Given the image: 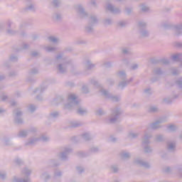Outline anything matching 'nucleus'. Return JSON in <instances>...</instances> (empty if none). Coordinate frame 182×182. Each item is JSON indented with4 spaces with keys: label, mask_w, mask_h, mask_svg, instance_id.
<instances>
[{
    "label": "nucleus",
    "mask_w": 182,
    "mask_h": 182,
    "mask_svg": "<svg viewBox=\"0 0 182 182\" xmlns=\"http://www.w3.org/2000/svg\"><path fill=\"white\" fill-rule=\"evenodd\" d=\"M55 61L59 63L57 65V70L59 73H66L68 68L72 65V60L68 57L63 56V53L58 54L55 58Z\"/></svg>",
    "instance_id": "nucleus-1"
},
{
    "label": "nucleus",
    "mask_w": 182,
    "mask_h": 182,
    "mask_svg": "<svg viewBox=\"0 0 182 182\" xmlns=\"http://www.w3.org/2000/svg\"><path fill=\"white\" fill-rule=\"evenodd\" d=\"M161 27L164 29H171V31H173L175 36H181L182 35V23L173 25L171 23L164 22L161 23Z\"/></svg>",
    "instance_id": "nucleus-2"
},
{
    "label": "nucleus",
    "mask_w": 182,
    "mask_h": 182,
    "mask_svg": "<svg viewBox=\"0 0 182 182\" xmlns=\"http://www.w3.org/2000/svg\"><path fill=\"white\" fill-rule=\"evenodd\" d=\"M122 113H123V111H122V109H120L119 107L112 108L111 109V114L109 115V122L111 124H113L117 122L120 118Z\"/></svg>",
    "instance_id": "nucleus-3"
},
{
    "label": "nucleus",
    "mask_w": 182,
    "mask_h": 182,
    "mask_svg": "<svg viewBox=\"0 0 182 182\" xmlns=\"http://www.w3.org/2000/svg\"><path fill=\"white\" fill-rule=\"evenodd\" d=\"M151 134L145 132L144 139L142 140V145L144 146V153H151L153 149L149 144H150V139H151Z\"/></svg>",
    "instance_id": "nucleus-4"
},
{
    "label": "nucleus",
    "mask_w": 182,
    "mask_h": 182,
    "mask_svg": "<svg viewBox=\"0 0 182 182\" xmlns=\"http://www.w3.org/2000/svg\"><path fill=\"white\" fill-rule=\"evenodd\" d=\"M7 35L14 36L15 35H19L20 36H26V33L25 32V24L21 23L19 26L18 31L14 30L12 28H7L6 30Z\"/></svg>",
    "instance_id": "nucleus-5"
},
{
    "label": "nucleus",
    "mask_w": 182,
    "mask_h": 182,
    "mask_svg": "<svg viewBox=\"0 0 182 182\" xmlns=\"http://www.w3.org/2000/svg\"><path fill=\"white\" fill-rule=\"evenodd\" d=\"M138 26L141 38H149V36H150V31L146 28V26H147V23L146 22L139 21Z\"/></svg>",
    "instance_id": "nucleus-6"
},
{
    "label": "nucleus",
    "mask_w": 182,
    "mask_h": 182,
    "mask_svg": "<svg viewBox=\"0 0 182 182\" xmlns=\"http://www.w3.org/2000/svg\"><path fill=\"white\" fill-rule=\"evenodd\" d=\"M75 106H79V100L75 94H70L68 95V103L65 104V109H70Z\"/></svg>",
    "instance_id": "nucleus-7"
},
{
    "label": "nucleus",
    "mask_w": 182,
    "mask_h": 182,
    "mask_svg": "<svg viewBox=\"0 0 182 182\" xmlns=\"http://www.w3.org/2000/svg\"><path fill=\"white\" fill-rule=\"evenodd\" d=\"M72 151H73L72 148L65 147L64 150L59 154L58 157L63 161H68L69 160V155L70 153H72Z\"/></svg>",
    "instance_id": "nucleus-8"
},
{
    "label": "nucleus",
    "mask_w": 182,
    "mask_h": 182,
    "mask_svg": "<svg viewBox=\"0 0 182 182\" xmlns=\"http://www.w3.org/2000/svg\"><path fill=\"white\" fill-rule=\"evenodd\" d=\"M165 122H167L166 117H162L156 122L150 124L149 127L152 130H157V129H161V123H165Z\"/></svg>",
    "instance_id": "nucleus-9"
},
{
    "label": "nucleus",
    "mask_w": 182,
    "mask_h": 182,
    "mask_svg": "<svg viewBox=\"0 0 182 182\" xmlns=\"http://www.w3.org/2000/svg\"><path fill=\"white\" fill-rule=\"evenodd\" d=\"M93 153H99V148L97 146H92L87 152L78 151L77 156L78 157H87Z\"/></svg>",
    "instance_id": "nucleus-10"
},
{
    "label": "nucleus",
    "mask_w": 182,
    "mask_h": 182,
    "mask_svg": "<svg viewBox=\"0 0 182 182\" xmlns=\"http://www.w3.org/2000/svg\"><path fill=\"white\" fill-rule=\"evenodd\" d=\"M100 92L103 96L107 97V99H110L112 102H119L120 100V97L112 95L106 90L101 89Z\"/></svg>",
    "instance_id": "nucleus-11"
},
{
    "label": "nucleus",
    "mask_w": 182,
    "mask_h": 182,
    "mask_svg": "<svg viewBox=\"0 0 182 182\" xmlns=\"http://www.w3.org/2000/svg\"><path fill=\"white\" fill-rule=\"evenodd\" d=\"M14 122L17 124H23V119H22V112L19 110V109H17L14 111Z\"/></svg>",
    "instance_id": "nucleus-12"
},
{
    "label": "nucleus",
    "mask_w": 182,
    "mask_h": 182,
    "mask_svg": "<svg viewBox=\"0 0 182 182\" xmlns=\"http://www.w3.org/2000/svg\"><path fill=\"white\" fill-rule=\"evenodd\" d=\"M75 9L80 16V18H87V13L85 11V9L81 5H78L75 7Z\"/></svg>",
    "instance_id": "nucleus-13"
},
{
    "label": "nucleus",
    "mask_w": 182,
    "mask_h": 182,
    "mask_svg": "<svg viewBox=\"0 0 182 182\" xmlns=\"http://www.w3.org/2000/svg\"><path fill=\"white\" fill-rule=\"evenodd\" d=\"M133 82V77H131L129 80H122V81L119 82L118 84V87H120L122 90L124 89L127 85H129L130 82Z\"/></svg>",
    "instance_id": "nucleus-14"
},
{
    "label": "nucleus",
    "mask_w": 182,
    "mask_h": 182,
    "mask_svg": "<svg viewBox=\"0 0 182 182\" xmlns=\"http://www.w3.org/2000/svg\"><path fill=\"white\" fill-rule=\"evenodd\" d=\"M135 163L139 164V166H141V167H144V168H150V164L142 159H136Z\"/></svg>",
    "instance_id": "nucleus-15"
},
{
    "label": "nucleus",
    "mask_w": 182,
    "mask_h": 182,
    "mask_svg": "<svg viewBox=\"0 0 182 182\" xmlns=\"http://www.w3.org/2000/svg\"><path fill=\"white\" fill-rule=\"evenodd\" d=\"M107 9L112 14H120V9L115 8L113 5L109 4L107 6Z\"/></svg>",
    "instance_id": "nucleus-16"
},
{
    "label": "nucleus",
    "mask_w": 182,
    "mask_h": 182,
    "mask_svg": "<svg viewBox=\"0 0 182 182\" xmlns=\"http://www.w3.org/2000/svg\"><path fill=\"white\" fill-rule=\"evenodd\" d=\"M37 141H39L38 138H30L28 141L26 142V146H33V144H36Z\"/></svg>",
    "instance_id": "nucleus-17"
},
{
    "label": "nucleus",
    "mask_w": 182,
    "mask_h": 182,
    "mask_svg": "<svg viewBox=\"0 0 182 182\" xmlns=\"http://www.w3.org/2000/svg\"><path fill=\"white\" fill-rule=\"evenodd\" d=\"M28 134H29V131H28V129H23V130L19 131L17 136H18V137L25 138Z\"/></svg>",
    "instance_id": "nucleus-18"
},
{
    "label": "nucleus",
    "mask_w": 182,
    "mask_h": 182,
    "mask_svg": "<svg viewBox=\"0 0 182 182\" xmlns=\"http://www.w3.org/2000/svg\"><path fill=\"white\" fill-rule=\"evenodd\" d=\"M80 126H83V122L80 121H73L70 122V127L76 128L80 127Z\"/></svg>",
    "instance_id": "nucleus-19"
},
{
    "label": "nucleus",
    "mask_w": 182,
    "mask_h": 182,
    "mask_svg": "<svg viewBox=\"0 0 182 182\" xmlns=\"http://www.w3.org/2000/svg\"><path fill=\"white\" fill-rule=\"evenodd\" d=\"M117 75L121 80H126L127 75H126V72L124 71H119L117 73Z\"/></svg>",
    "instance_id": "nucleus-20"
},
{
    "label": "nucleus",
    "mask_w": 182,
    "mask_h": 182,
    "mask_svg": "<svg viewBox=\"0 0 182 182\" xmlns=\"http://www.w3.org/2000/svg\"><path fill=\"white\" fill-rule=\"evenodd\" d=\"M26 49H29V44H28L26 43H23L21 44V48L15 49V52H21V50H26Z\"/></svg>",
    "instance_id": "nucleus-21"
},
{
    "label": "nucleus",
    "mask_w": 182,
    "mask_h": 182,
    "mask_svg": "<svg viewBox=\"0 0 182 182\" xmlns=\"http://www.w3.org/2000/svg\"><path fill=\"white\" fill-rule=\"evenodd\" d=\"M31 178L29 177H27L26 179L21 178H16V176L14 177L13 182H30Z\"/></svg>",
    "instance_id": "nucleus-22"
},
{
    "label": "nucleus",
    "mask_w": 182,
    "mask_h": 182,
    "mask_svg": "<svg viewBox=\"0 0 182 182\" xmlns=\"http://www.w3.org/2000/svg\"><path fill=\"white\" fill-rule=\"evenodd\" d=\"M167 149L168 151H174L176 150V143L167 142Z\"/></svg>",
    "instance_id": "nucleus-23"
},
{
    "label": "nucleus",
    "mask_w": 182,
    "mask_h": 182,
    "mask_svg": "<svg viewBox=\"0 0 182 182\" xmlns=\"http://www.w3.org/2000/svg\"><path fill=\"white\" fill-rule=\"evenodd\" d=\"M154 73L157 75V76H161V75H164V71L161 68H156L154 70Z\"/></svg>",
    "instance_id": "nucleus-24"
},
{
    "label": "nucleus",
    "mask_w": 182,
    "mask_h": 182,
    "mask_svg": "<svg viewBox=\"0 0 182 182\" xmlns=\"http://www.w3.org/2000/svg\"><path fill=\"white\" fill-rule=\"evenodd\" d=\"M47 88V86H41L40 87L36 88L33 92L34 93H40L41 95L43 93V92H45V90H46Z\"/></svg>",
    "instance_id": "nucleus-25"
},
{
    "label": "nucleus",
    "mask_w": 182,
    "mask_h": 182,
    "mask_svg": "<svg viewBox=\"0 0 182 182\" xmlns=\"http://www.w3.org/2000/svg\"><path fill=\"white\" fill-rule=\"evenodd\" d=\"M99 22V20H97V17L95 15H92L90 16V25H96Z\"/></svg>",
    "instance_id": "nucleus-26"
},
{
    "label": "nucleus",
    "mask_w": 182,
    "mask_h": 182,
    "mask_svg": "<svg viewBox=\"0 0 182 182\" xmlns=\"http://www.w3.org/2000/svg\"><path fill=\"white\" fill-rule=\"evenodd\" d=\"M95 65L92 63V62L89 60H87L85 62V68L88 70H90L91 69H93L95 68Z\"/></svg>",
    "instance_id": "nucleus-27"
},
{
    "label": "nucleus",
    "mask_w": 182,
    "mask_h": 182,
    "mask_svg": "<svg viewBox=\"0 0 182 182\" xmlns=\"http://www.w3.org/2000/svg\"><path fill=\"white\" fill-rule=\"evenodd\" d=\"M77 114H80V116H83L84 114H86L87 113V109H83L82 107H80L77 109Z\"/></svg>",
    "instance_id": "nucleus-28"
},
{
    "label": "nucleus",
    "mask_w": 182,
    "mask_h": 182,
    "mask_svg": "<svg viewBox=\"0 0 182 182\" xmlns=\"http://www.w3.org/2000/svg\"><path fill=\"white\" fill-rule=\"evenodd\" d=\"M82 137L85 141H89V140H92V136H90V134L84 133L82 134Z\"/></svg>",
    "instance_id": "nucleus-29"
},
{
    "label": "nucleus",
    "mask_w": 182,
    "mask_h": 182,
    "mask_svg": "<svg viewBox=\"0 0 182 182\" xmlns=\"http://www.w3.org/2000/svg\"><path fill=\"white\" fill-rule=\"evenodd\" d=\"M171 70L173 76H177V75H180L181 73V71L178 68H173Z\"/></svg>",
    "instance_id": "nucleus-30"
},
{
    "label": "nucleus",
    "mask_w": 182,
    "mask_h": 182,
    "mask_svg": "<svg viewBox=\"0 0 182 182\" xmlns=\"http://www.w3.org/2000/svg\"><path fill=\"white\" fill-rule=\"evenodd\" d=\"M41 177L45 181H48V180L50 179V176L48 174V172L43 173Z\"/></svg>",
    "instance_id": "nucleus-31"
},
{
    "label": "nucleus",
    "mask_w": 182,
    "mask_h": 182,
    "mask_svg": "<svg viewBox=\"0 0 182 182\" xmlns=\"http://www.w3.org/2000/svg\"><path fill=\"white\" fill-rule=\"evenodd\" d=\"M93 26L92 24H89L85 27V31L87 33H93Z\"/></svg>",
    "instance_id": "nucleus-32"
},
{
    "label": "nucleus",
    "mask_w": 182,
    "mask_h": 182,
    "mask_svg": "<svg viewBox=\"0 0 182 182\" xmlns=\"http://www.w3.org/2000/svg\"><path fill=\"white\" fill-rule=\"evenodd\" d=\"M58 117H59V112H53L50 113L49 119H58Z\"/></svg>",
    "instance_id": "nucleus-33"
},
{
    "label": "nucleus",
    "mask_w": 182,
    "mask_h": 182,
    "mask_svg": "<svg viewBox=\"0 0 182 182\" xmlns=\"http://www.w3.org/2000/svg\"><path fill=\"white\" fill-rule=\"evenodd\" d=\"M90 83H91V85H93V86H95V87H102V85H100L99 84V82H97L95 79H91L90 80Z\"/></svg>",
    "instance_id": "nucleus-34"
},
{
    "label": "nucleus",
    "mask_w": 182,
    "mask_h": 182,
    "mask_svg": "<svg viewBox=\"0 0 182 182\" xmlns=\"http://www.w3.org/2000/svg\"><path fill=\"white\" fill-rule=\"evenodd\" d=\"M31 173H32V171L28 168H24L22 170V173L25 174V176H31Z\"/></svg>",
    "instance_id": "nucleus-35"
},
{
    "label": "nucleus",
    "mask_w": 182,
    "mask_h": 182,
    "mask_svg": "<svg viewBox=\"0 0 182 182\" xmlns=\"http://www.w3.org/2000/svg\"><path fill=\"white\" fill-rule=\"evenodd\" d=\"M38 73L39 71L38 70V69L34 68L28 72V75L29 76H32V75H38Z\"/></svg>",
    "instance_id": "nucleus-36"
},
{
    "label": "nucleus",
    "mask_w": 182,
    "mask_h": 182,
    "mask_svg": "<svg viewBox=\"0 0 182 182\" xmlns=\"http://www.w3.org/2000/svg\"><path fill=\"white\" fill-rule=\"evenodd\" d=\"M38 141H43V142L49 141V137L45 135H42L38 138Z\"/></svg>",
    "instance_id": "nucleus-37"
},
{
    "label": "nucleus",
    "mask_w": 182,
    "mask_h": 182,
    "mask_svg": "<svg viewBox=\"0 0 182 182\" xmlns=\"http://www.w3.org/2000/svg\"><path fill=\"white\" fill-rule=\"evenodd\" d=\"M103 23L105 26L112 25V23H113V21L112 18H105L103 20Z\"/></svg>",
    "instance_id": "nucleus-38"
},
{
    "label": "nucleus",
    "mask_w": 182,
    "mask_h": 182,
    "mask_svg": "<svg viewBox=\"0 0 182 182\" xmlns=\"http://www.w3.org/2000/svg\"><path fill=\"white\" fill-rule=\"evenodd\" d=\"M168 132H176L177 130V127L174 124H171L167 127Z\"/></svg>",
    "instance_id": "nucleus-39"
},
{
    "label": "nucleus",
    "mask_w": 182,
    "mask_h": 182,
    "mask_svg": "<svg viewBox=\"0 0 182 182\" xmlns=\"http://www.w3.org/2000/svg\"><path fill=\"white\" fill-rule=\"evenodd\" d=\"M122 159H130V153L129 152H122L121 154Z\"/></svg>",
    "instance_id": "nucleus-40"
},
{
    "label": "nucleus",
    "mask_w": 182,
    "mask_h": 182,
    "mask_svg": "<svg viewBox=\"0 0 182 182\" xmlns=\"http://www.w3.org/2000/svg\"><path fill=\"white\" fill-rule=\"evenodd\" d=\"M163 102L165 103V105H171V103H173V98H164Z\"/></svg>",
    "instance_id": "nucleus-41"
},
{
    "label": "nucleus",
    "mask_w": 182,
    "mask_h": 182,
    "mask_svg": "<svg viewBox=\"0 0 182 182\" xmlns=\"http://www.w3.org/2000/svg\"><path fill=\"white\" fill-rule=\"evenodd\" d=\"M156 141H159V142L164 141V136L161 134L156 135Z\"/></svg>",
    "instance_id": "nucleus-42"
},
{
    "label": "nucleus",
    "mask_w": 182,
    "mask_h": 182,
    "mask_svg": "<svg viewBox=\"0 0 182 182\" xmlns=\"http://www.w3.org/2000/svg\"><path fill=\"white\" fill-rule=\"evenodd\" d=\"M45 50L46 52H55V50H56V47L47 46L45 47Z\"/></svg>",
    "instance_id": "nucleus-43"
},
{
    "label": "nucleus",
    "mask_w": 182,
    "mask_h": 182,
    "mask_svg": "<svg viewBox=\"0 0 182 182\" xmlns=\"http://www.w3.org/2000/svg\"><path fill=\"white\" fill-rule=\"evenodd\" d=\"M128 136L129 139H136L139 136V133L129 132Z\"/></svg>",
    "instance_id": "nucleus-44"
},
{
    "label": "nucleus",
    "mask_w": 182,
    "mask_h": 182,
    "mask_svg": "<svg viewBox=\"0 0 182 182\" xmlns=\"http://www.w3.org/2000/svg\"><path fill=\"white\" fill-rule=\"evenodd\" d=\"M150 113H157L159 112V108L157 107H151L149 109Z\"/></svg>",
    "instance_id": "nucleus-45"
},
{
    "label": "nucleus",
    "mask_w": 182,
    "mask_h": 182,
    "mask_svg": "<svg viewBox=\"0 0 182 182\" xmlns=\"http://www.w3.org/2000/svg\"><path fill=\"white\" fill-rule=\"evenodd\" d=\"M122 53L124 55H129V53H130V48H122Z\"/></svg>",
    "instance_id": "nucleus-46"
},
{
    "label": "nucleus",
    "mask_w": 182,
    "mask_h": 182,
    "mask_svg": "<svg viewBox=\"0 0 182 182\" xmlns=\"http://www.w3.org/2000/svg\"><path fill=\"white\" fill-rule=\"evenodd\" d=\"M126 25H127V21H120L117 23V26H120V28H124Z\"/></svg>",
    "instance_id": "nucleus-47"
},
{
    "label": "nucleus",
    "mask_w": 182,
    "mask_h": 182,
    "mask_svg": "<svg viewBox=\"0 0 182 182\" xmlns=\"http://www.w3.org/2000/svg\"><path fill=\"white\" fill-rule=\"evenodd\" d=\"M52 5H53L55 6V8H58V6H60V1L54 0L52 2Z\"/></svg>",
    "instance_id": "nucleus-48"
},
{
    "label": "nucleus",
    "mask_w": 182,
    "mask_h": 182,
    "mask_svg": "<svg viewBox=\"0 0 182 182\" xmlns=\"http://www.w3.org/2000/svg\"><path fill=\"white\" fill-rule=\"evenodd\" d=\"M25 9L26 11H32L33 12H35V6H33V4H30L26 6Z\"/></svg>",
    "instance_id": "nucleus-49"
},
{
    "label": "nucleus",
    "mask_w": 182,
    "mask_h": 182,
    "mask_svg": "<svg viewBox=\"0 0 182 182\" xmlns=\"http://www.w3.org/2000/svg\"><path fill=\"white\" fill-rule=\"evenodd\" d=\"M53 18L54 19H55L56 21H60V19H62V15L59 13H55L53 15Z\"/></svg>",
    "instance_id": "nucleus-50"
},
{
    "label": "nucleus",
    "mask_w": 182,
    "mask_h": 182,
    "mask_svg": "<svg viewBox=\"0 0 182 182\" xmlns=\"http://www.w3.org/2000/svg\"><path fill=\"white\" fill-rule=\"evenodd\" d=\"M105 112L103 111V109L102 108H99L98 109H97L96 111V114L97 116H103V114H105Z\"/></svg>",
    "instance_id": "nucleus-51"
},
{
    "label": "nucleus",
    "mask_w": 182,
    "mask_h": 182,
    "mask_svg": "<svg viewBox=\"0 0 182 182\" xmlns=\"http://www.w3.org/2000/svg\"><path fill=\"white\" fill-rule=\"evenodd\" d=\"M4 143L5 146H11L12 143H11V139L9 138H4Z\"/></svg>",
    "instance_id": "nucleus-52"
},
{
    "label": "nucleus",
    "mask_w": 182,
    "mask_h": 182,
    "mask_svg": "<svg viewBox=\"0 0 182 182\" xmlns=\"http://www.w3.org/2000/svg\"><path fill=\"white\" fill-rule=\"evenodd\" d=\"M28 110L29 112H31V113H33V112L36 110V106H35L34 105H30L28 106Z\"/></svg>",
    "instance_id": "nucleus-53"
},
{
    "label": "nucleus",
    "mask_w": 182,
    "mask_h": 182,
    "mask_svg": "<svg viewBox=\"0 0 182 182\" xmlns=\"http://www.w3.org/2000/svg\"><path fill=\"white\" fill-rule=\"evenodd\" d=\"M48 41L50 42H52L53 43H58V38H56L54 36H50L48 37Z\"/></svg>",
    "instance_id": "nucleus-54"
},
{
    "label": "nucleus",
    "mask_w": 182,
    "mask_h": 182,
    "mask_svg": "<svg viewBox=\"0 0 182 182\" xmlns=\"http://www.w3.org/2000/svg\"><path fill=\"white\" fill-rule=\"evenodd\" d=\"M141 10L142 12H147V11H149V7L147 6H146L145 4H141Z\"/></svg>",
    "instance_id": "nucleus-55"
},
{
    "label": "nucleus",
    "mask_w": 182,
    "mask_h": 182,
    "mask_svg": "<svg viewBox=\"0 0 182 182\" xmlns=\"http://www.w3.org/2000/svg\"><path fill=\"white\" fill-rule=\"evenodd\" d=\"M111 170L113 173H117L119 171V167L117 165H112L111 166Z\"/></svg>",
    "instance_id": "nucleus-56"
},
{
    "label": "nucleus",
    "mask_w": 182,
    "mask_h": 182,
    "mask_svg": "<svg viewBox=\"0 0 182 182\" xmlns=\"http://www.w3.org/2000/svg\"><path fill=\"white\" fill-rule=\"evenodd\" d=\"M51 164H53V167H58V166H60L59 161L55 159L51 160Z\"/></svg>",
    "instance_id": "nucleus-57"
},
{
    "label": "nucleus",
    "mask_w": 182,
    "mask_h": 182,
    "mask_svg": "<svg viewBox=\"0 0 182 182\" xmlns=\"http://www.w3.org/2000/svg\"><path fill=\"white\" fill-rule=\"evenodd\" d=\"M6 26L8 29H11L12 26H14V22H12L11 20H9L6 21Z\"/></svg>",
    "instance_id": "nucleus-58"
},
{
    "label": "nucleus",
    "mask_w": 182,
    "mask_h": 182,
    "mask_svg": "<svg viewBox=\"0 0 182 182\" xmlns=\"http://www.w3.org/2000/svg\"><path fill=\"white\" fill-rule=\"evenodd\" d=\"M125 12L127 15H130V14H132V12H133V8L126 7L125 8Z\"/></svg>",
    "instance_id": "nucleus-59"
},
{
    "label": "nucleus",
    "mask_w": 182,
    "mask_h": 182,
    "mask_svg": "<svg viewBox=\"0 0 182 182\" xmlns=\"http://www.w3.org/2000/svg\"><path fill=\"white\" fill-rule=\"evenodd\" d=\"M160 63H163V65H168L170 63V60H168V59L163 58L160 60Z\"/></svg>",
    "instance_id": "nucleus-60"
},
{
    "label": "nucleus",
    "mask_w": 182,
    "mask_h": 182,
    "mask_svg": "<svg viewBox=\"0 0 182 182\" xmlns=\"http://www.w3.org/2000/svg\"><path fill=\"white\" fill-rule=\"evenodd\" d=\"M15 163L18 166H22V164H23V161H22V159H21L17 158L15 160Z\"/></svg>",
    "instance_id": "nucleus-61"
},
{
    "label": "nucleus",
    "mask_w": 182,
    "mask_h": 182,
    "mask_svg": "<svg viewBox=\"0 0 182 182\" xmlns=\"http://www.w3.org/2000/svg\"><path fill=\"white\" fill-rule=\"evenodd\" d=\"M102 66H104L105 68H112V63L110 62H105L103 64H102Z\"/></svg>",
    "instance_id": "nucleus-62"
},
{
    "label": "nucleus",
    "mask_w": 182,
    "mask_h": 182,
    "mask_svg": "<svg viewBox=\"0 0 182 182\" xmlns=\"http://www.w3.org/2000/svg\"><path fill=\"white\" fill-rule=\"evenodd\" d=\"M39 55H41V53L38 51H32L31 53V55L32 56V58H36V56H39Z\"/></svg>",
    "instance_id": "nucleus-63"
},
{
    "label": "nucleus",
    "mask_w": 182,
    "mask_h": 182,
    "mask_svg": "<svg viewBox=\"0 0 182 182\" xmlns=\"http://www.w3.org/2000/svg\"><path fill=\"white\" fill-rule=\"evenodd\" d=\"M82 90L84 93L87 94L89 92V88L86 85H83L82 87Z\"/></svg>",
    "instance_id": "nucleus-64"
}]
</instances>
